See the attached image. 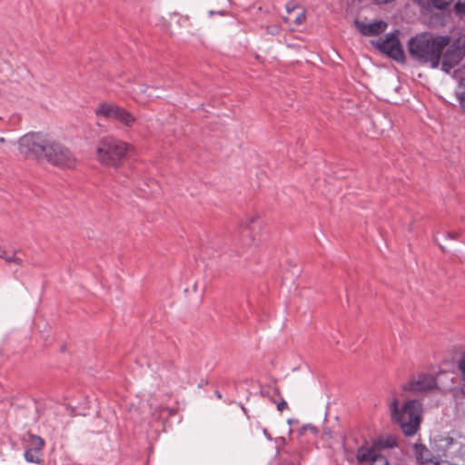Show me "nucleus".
I'll use <instances>...</instances> for the list:
<instances>
[{"mask_svg": "<svg viewBox=\"0 0 465 465\" xmlns=\"http://www.w3.org/2000/svg\"><path fill=\"white\" fill-rule=\"evenodd\" d=\"M439 246H440V248L443 252H446V249H445V247H444L443 245L439 244Z\"/></svg>", "mask_w": 465, "mask_h": 465, "instance_id": "obj_35", "label": "nucleus"}, {"mask_svg": "<svg viewBox=\"0 0 465 465\" xmlns=\"http://www.w3.org/2000/svg\"><path fill=\"white\" fill-rule=\"evenodd\" d=\"M454 0H427L426 8L430 11L440 10L442 14L450 15V5Z\"/></svg>", "mask_w": 465, "mask_h": 465, "instance_id": "obj_16", "label": "nucleus"}, {"mask_svg": "<svg viewBox=\"0 0 465 465\" xmlns=\"http://www.w3.org/2000/svg\"><path fill=\"white\" fill-rule=\"evenodd\" d=\"M5 138L4 137H0V143H5Z\"/></svg>", "mask_w": 465, "mask_h": 465, "instance_id": "obj_37", "label": "nucleus"}, {"mask_svg": "<svg viewBox=\"0 0 465 465\" xmlns=\"http://www.w3.org/2000/svg\"><path fill=\"white\" fill-rule=\"evenodd\" d=\"M130 145L112 136L102 138L96 147L97 159L103 165L118 167L126 157Z\"/></svg>", "mask_w": 465, "mask_h": 465, "instance_id": "obj_4", "label": "nucleus"}, {"mask_svg": "<svg viewBox=\"0 0 465 465\" xmlns=\"http://www.w3.org/2000/svg\"><path fill=\"white\" fill-rule=\"evenodd\" d=\"M354 25L361 34L364 36H373L383 33L387 29V23L383 20L374 21L371 24H365L359 19L354 20Z\"/></svg>", "mask_w": 465, "mask_h": 465, "instance_id": "obj_11", "label": "nucleus"}, {"mask_svg": "<svg viewBox=\"0 0 465 465\" xmlns=\"http://www.w3.org/2000/svg\"><path fill=\"white\" fill-rule=\"evenodd\" d=\"M305 21V12L302 11L297 15L294 19V24L296 25H301Z\"/></svg>", "mask_w": 465, "mask_h": 465, "instance_id": "obj_26", "label": "nucleus"}, {"mask_svg": "<svg viewBox=\"0 0 465 465\" xmlns=\"http://www.w3.org/2000/svg\"><path fill=\"white\" fill-rule=\"evenodd\" d=\"M19 153L28 159L45 161L53 166L62 169H74L77 160L73 152L50 134L42 132H31L18 141Z\"/></svg>", "mask_w": 465, "mask_h": 465, "instance_id": "obj_1", "label": "nucleus"}, {"mask_svg": "<svg viewBox=\"0 0 465 465\" xmlns=\"http://www.w3.org/2000/svg\"><path fill=\"white\" fill-rule=\"evenodd\" d=\"M45 440L37 435L30 434L25 448L33 450L43 451Z\"/></svg>", "mask_w": 465, "mask_h": 465, "instance_id": "obj_18", "label": "nucleus"}, {"mask_svg": "<svg viewBox=\"0 0 465 465\" xmlns=\"http://www.w3.org/2000/svg\"><path fill=\"white\" fill-rule=\"evenodd\" d=\"M444 238L446 240H449V239L453 240V239H456V235L452 232H446V233H444Z\"/></svg>", "mask_w": 465, "mask_h": 465, "instance_id": "obj_28", "label": "nucleus"}, {"mask_svg": "<svg viewBox=\"0 0 465 465\" xmlns=\"http://www.w3.org/2000/svg\"><path fill=\"white\" fill-rule=\"evenodd\" d=\"M216 14V11L211 10L209 11V15L212 16Z\"/></svg>", "mask_w": 465, "mask_h": 465, "instance_id": "obj_34", "label": "nucleus"}, {"mask_svg": "<svg viewBox=\"0 0 465 465\" xmlns=\"http://www.w3.org/2000/svg\"><path fill=\"white\" fill-rule=\"evenodd\" d=\"M260 226L259 218L258 217H252L247 220L246 225L242 229V237L248 236L249 239L244 241V244L246 245H256V237L253 234V231L256 229V227Z\"/></svg>", "mask_w": 465, "mask_h": 465, "instance_id": "obj_14", "label": "nucleus"}, {"mask_svg": "<svg viewBox=\"0 0 465 465\" xmlns=\"http://www.w3.org/2000/svg\"><path fill=\"white\" fill-rule=\"evenodd\" d=\"M437 387L435 377L429 373H419L402 386V390L414 394L427 392Z\"/></svg>", "mask_w": 465, "mask_h": 465, "instance_id": "obj_9", "label": "nucleus"}, {"mask_svg": "<svg viewBox=\"0 0 465 465\" xmlns=\"http://www.w3.org/2000/svg\"><path fill=\"white\" fill-rule=\"evenodd\" d=\"M154 88L158 89L155 85H148L144 84H134L130 88H127V92L133 96L134 99L140 101V102H146L148 100H151L153 98H158L159 95H153L152 94H146L148 89Z\"/></svg>", "mask_w": 465, "mask_h": 465, "instance_id": "obj_12", "label": "nucleus"}, {"mask_svg": "<svg viewBox=\"0 0 465 465\" xmlns=\"http://www.w3.org/2000/svg\"><path fill=\"white\" fill-rule=\"evenodd\" d=\"M215 394L217 395L218 399H222V394L220 393L219 391H216Z\"/></svg>", "mask_w": 465, "mask_h": 465, "instance_id": "obj_32", "label": "nucleus"}, {"mask_svg": "<svg viewBox=\"0 0 465 465\" xmlns=\"http://www.w3.org/2000/svg\"><path fill=\"white\" fill-rule=\"evenodd\" d=\"M391 420L398 424L402 433L411 437L420 430L422 415V404L418 400L406 401L399 407V400L393 399L391 403Z\"/></svg>", "mask_w": 465, "mask_h": 465, "instance_id": "obj_3", "label": "nucleus"}, {"mask_svg": "<svg viewBox=\"0 0 465 465\" xmlns=\"http://www.w3.org/2000/svg\"><path fill=\"white\" fill-rule=\"evenodd\" d=\"M311 430L314 435L317 434L318 430H317V428L314 427L313 425L312 424H306L304 426H302V431H301V434H302L305 430Z\"/></svg>", "mask_w": 465, "mask_h": 465, "instance_id": "obj_27", "label": "nucleus"}, {"mask_svg": "<svg viewBox=\"0 0 465 465\" xmlns=\"http://www.w3.org/2000/svg\"><path fill=\"white\" fill-rule=\"evenodd\" d=\"M241 409L242 410V411L247 414V410L246 408L243 406V405H241Z\"/></svg>", "mask_w": 465, "mask_h": 465, "instance_id": "obj_33", "label": "nucleus"}, {"mask_svg": "<svg viewBox=\"0 0 465 465\" xmlns=\"http://www.w3.org/2000/svg\"><path fill=\"white\" fill-rule=\"evenodd\" d=\"M94 113L97 116H103L107 120L117 121L125 127H132L136 122V118L131 112L116 104L101 103Z\"/></svg>", "mask_w": 465, "mask_h": 465, "instance_id": "obj_7", "label": "nucleus"}, {"mask_svg": "<svg viewBox=\"0 0 465 465\" xmlns=\"http://www.w3.org/2000/svg\"><path fill=\"white\" fill-rule=\"evenodd\" d=\"M458 370L460 372V380L462 381L461 392L465 395V351L460 354L457 362Z\"/></svg>", "mask_w": 465, "mask_h": 465, "instance_id": "obj_20", "label": "nucleus"}, {"mask_svg": "<svg viewBox=\"0 0 465 465\" xmlns=\"http://www.w3.org/2000/svg\"><path fill=\"white\" fill-rule=\"evenodd\" d=\"M454 9L459 15H465V1L464 2H457L454 5Z\"/></svg>", "mask_w": 465, "mask_h": 465, "instance_id": "obj_25", "label": "nucleus"}, {"mask_svg": "<svg viewBox=\"0 0 465 465\" xmlns=\"http://www.w3.org/2000/svg\"><path fill=\"white\" fill-rule=\"evenodd\" d=\"M460 90L457 93L460 104L461 108L465 111V78L461 79L460 82Z\"/></svg>", "mask_w": 465, "mask_h": 465, "instance_id": "obj_22", "label": "nucleus"}, {"mask_svg": "<svg viewBox=\"0 0 465 465\" xmlns=\"http://www.w3.org/2000/svg\"><path fill=\"white\" fill-rule=\"evenodd\" d=\"M19 251H13L12 253H8L5 250L0 249V258L5 260L7 263H15L17 266H22L24 260L16 254Z\"/></svg>", "mask_w": 465, "mask_h": 465, "instance_id": "obj_17", "label": "nucleus"}, {"mask_svg": "<svg viewBox=\"0 0 465 465\" xmlns=\"http://www.w3.org/2000/svg\"><path fill=\"white\" fill-rule=\"evenodd\" d=\"M413 448L419 463H432L434 465H439L438 457L433 456L430 450L423 443L417 442L414 444Z\"/></svg>", "mask_w": 465, "mask_h": 465, "instance_id": "obj_13", "label": "nucleus"}, {"mask_svg": "<svg viewBox=\"0 0 465 465\" xmlns=\"http://www.w3.org/2000/svg\"><path fill=\"white\" fill-rule=\"evenodd\" d=\"M280 397H281V400L279 401H273L272 402L276 404L277 410L279 411H283L284 410H286L288 408V404H287L286 401L282 396H280Z\"/></svg>", "mask_w": 465, "mask_h": 465, "instance_id": "obj_24", "label": "nucleus"}, {"mask_svg": "<svg viewBox=\"0 0 465 465\" xmlns=\"http://www.w3.org/2000/svg\"><path fill=\"white\" fill-rule=\"evenodd\" d=\"M449 35L433 36L430 33H421L412 36L407 45L410 56L420 64H430L431 68L440 65L441 54L449 45Z\"/></svg>", "mask_w": 465, "mask_h": 465, "instance_id": "obj_2", "label": "nucleus"}, {"mask_svg": "<svg viewBox=\"0 0 465 465\" xmlns=\"http://www.w3.org/2000/svg\"><path fill=\"white\" fill-rule=\"evenodd\" d=\"M431 448L438 458L447 461L461 459L465 456V437L460 434L437 436Z\"/></svg>", "mask_w": 465, "mask_h": 465, "instance_id": "obj_5", "label": "nucleus"}, {"mask_svg": "<svg viewBox=\"0 0 465 465\" xmlns=\"http://www.w3.org/2000/svg\"><path fill=\"white\" fill-rule=\"evenodd\" d=\"M286 8H287V12L290 13L291 12V7L289 6V5H287Z\"/></svg>", "mask_w": 465, "mask_h": 465, "instance_id": "obj_36", "label": "nucleus"}, {"mask_svg": "<svg viewBox=\"0 0 465 465\" xmlns=\"http://www.w3.org/2000/svg\"><path fill=\"white\" fill-rule=\"evenodd\" d=\"M325 433H326V434H328V435H330V434H331V430H326V431H325Z\"/></svg>", "mask_w": 465, "mask_h": 465, "instance_id": "obj_39", "label": "nucleus"}, {"mask_svg": "<svg viewBox=\"0 0 465 465\" xmlns=\"http://www.w3.org/2000/svg\"><path fill=\"white\" fill-rule=\"evenodd\" d=\"M376 4H388V3H391L393 2L394 0H373Z\"/></svg>", "mask_w": 465, "mask_h": 465, "instance_id": "obj_31", "label": "nucleus"}, {"mask_svg": "<svg viewBox=\"0 0 465 465\" xmlns=\"http://www.w3.org/2000/svg\"><path fill=\"white\" fill-rule=\"evenodd\" d=\"M446 51L441 54V70L450 74L451 69L457 66L465 57V35L455 38L445 47Z\"/></svg>", "mask_w": 465, "mask_h": 465, "instance_id": "obj_8", "label": "nucleus"}, {"mask_svg": "<svg viewBox=\"0 0 465 465\" xmlns=\"http://www.w3.org/2000/svg\"><path fill=\"white\" fill-rule=\"evenodd\" d=\"M261 395L262 396H266L269 398V400L272 402L274 400L272 399V397L274 395H278V396H281V392H280V390L278 387L274 386L273 388H272L271 391L269 390H265V389H262L261 391Z\"/></svg>", "mask_w": 465, "mask_h": 465, "instance_id": "obj_23", "label": "nucleus"}, {"mask_svg": "<svg viewBox=\"0 0 465 465\" xmlns=\"http://www.w3.org/2000/svg\"><path fill=\"white\" fill-rule=\"evenodd\" d=\"M24 457L27 462L40 464L43 461V451L33 450L25 448Z\"/></svg>", "mask_w": 465, "mask_h": 465, "instance_id": "obj_19", "label": "nucleus"}, {"mask_svg": "<svg viewBox=\"0 0 465 465\" xmlns=\"http://www.w3.org/2000/svg\"><path fill=\"white\" fill-rule=\"evenodd\" d=\"M262 432H263V434H264L265 438H266L268 440H272V438L271 434L268 432V430H267L266 429H263Z\"/></svg>", "mask_w": 465, "mask_h": 465, "instance_id": "obj_29", "label": "nucleus"}, {"mask_svg": "<svg viewBox=\"0 0 465 465\" xmlns=\"http://www.w3.org/2000/svg\"><path fill=\"white\" fill-rule=\"evenodd\" d=\"M400 32L395 29L388 33L384 38L381 37L376 42L372 41V45L388 57L398 63L405 62V54L399 40Z\"/></svg>", "mask_w": 465, "mask_h": 465, "instance_id": "obj_6", "label": "nucleus"}, {"mask_svg": "<svg viewBox=\"0 0 465 465\" xmlns=\"http://www.w3.org/2000/svg\"><path fill=\"white\" fill-rule=\"evenodd\" d=\"M216 14L221 15V16H225V15H230L229 12L225 11V10H220V11H216Z\"/></svg>", "mask_w": 465, "mask_h": 465, "instance_id": "obj_30", "label": "nucleus"}, {"mask_svg": "<svg viewBox=\"0 0 465 465\" xmlns=\"http://www.w3.org/2000/svg\"><path fill=\"white\" fill-rule=\"evenodd\" d=\"M301 459L302 454L297 450H293L290 454V459H285L283 460V465H300Z\"/></svg>", "mask_w": 465, "mask_h": 465, "instance_id": "obj_21", "label": "nucleus"}, {"mask_svg": "<svg viewBox=\"0 0 465 465\" xmlns=\"http://www.w3.org/2000/svg\"><path fill=\"white\" fill-rule=\"evenodd\" d=\"M356 458L360 463L369 462V465H390L388 459L375 448L362 445L358 448Z\"/></svg>", "mask_w": 465, "mask_h": 465, "instance_id": "obj_10", "label": "nucleus"}, {"mask_svg": "<svg viewBox=\"0 0 465 465\" xmlns=\"http://www.w3.org/2000/svg\"><path fill=\"white\" fill-rule=\"evenodd\" d=\"M292 421H293V420H292V419H289V420H288V423H289V424H292Z\"/></svg>", "mask_w": 465, "mask_h": 465, "instance_id": "obj_38", "label": "nucleus"}, {"mask_svg": "<svg viewBox=\"0 0 465 465\" xmlns=\"http://www.w3.org/2000/svg\"><path fill=\"white\" fill-rule=\"evenodd\" d=\"M397 446V440L392 435H388L384 438H379L370 448H375L377 451L391 449Z\"/></svg>", "mask_w": 465, "mask_h": 465, "instance_id": "obj_15", "label": "nucleus"}]
</instances>
